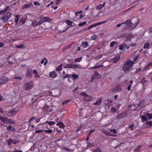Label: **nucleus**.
Segmentation results:
<instances>
[{"label": "nucleus", "mask_w": 152, "mask_h": 152, "mask_svg": "<svg viewBox=\"0 0 152 152\" xmlns=\"http://www.w3.org/2000/svg\"><path fill=\"white\" fill-rule=\"evenodd\" d=\"M18 112V111L15 109L11 110L7 113V115L9 117H11L15 115Z\"/></svg>", "instance_id": "7"}, {"label": "nucleus", "mask_w": 152, "mask_h": 152, "mask_svg": "<svg viewBox=\"0 0 152 152\" xmlns=\"http://www.w3.org/2000/svg\"><path fill=\"white\" fill-rule=\"evenodd\" d=\"M72 77H73L74 79H76L79 77V75H77L76 74H73L72 75Z\"/></svg>", "instance_id": "30"}, {"label": "nucleus", "mask_w": 152, "mask_h": 152, "mask_svg": "<svg viewBox=\"0 0 152 152\" xmlns=\"http://www.w3.org/2000/svg\"><path fill=\"white\" fill-rule=\"evenodd\" d=\"M132 34H128L127 35H126L125 34H124V36H125L126 39L127 40L131 38L132 37L131 36Z\"/></svg>", "instance_id": "40"}, {"label": "nucleus", "mask_w": 152, "mask_h": 152, "mask_svg": "<svg viewBox=\"0 0 152 152\" xmlns=\"http://www.w3.org/2000/svg\"><path fill=\"white\" fill-rule=\"evenodd\" d=\"M95 131V129H92L88 133V134L90 135L93 132H94V131Z\"/></svg>", "instance_id": "64"}, {"label": "nucleus", "mask_w": 152, "mask_h": 152, "mask_svg": "<svg viewBox=\"0 0 152 152\" xmlns=\"http://www.w3.org/2000/svg\"><path fill=\"white\" fill-rule=\"evenodd\" d=\"M134 124H132L130 125L129 126L128 128H130V129H131L130 130L132 131L133 130V129L134 127Z\"/></svg>", "instance_id": "49"}, {"label": "nucleus", "mask_w": 152, "mask_h": 152, "mask_svg": "<svg viewBox=\"0 0 152 152\" xmlns=\"http://www.w3.org/2000/svg\"><path fill=\"white\" fill-rule=\"evenodd\" d=\"M105 4V3H104L103 4H100L98 5L96 7V9L98 10H100L103 7H104Z\"/></svg>", "instance_id": "28"}, {"label": "nucleus", "mask_w": 152, "mask_h": 152, "mask_svg": "<svg viewBox=\"0 0 152 152\" xmlns=\"http://www.w3.org/2000/svg\"><path fill=\"white\" fill-rule=\"evenodd\" d=\"M9 145H10L11 144L13 143V140L12 139H10L8 142Z\"/></svg>", "instance_id": "48"}, {"label": "nucleus", "mask_w": 152, "mask_h": 152, "mask_svg": "<svg viewBox=\"0 0 152 152\" xmlns=\"http://www.w3.org/2000/svg\"><path fill=\"white\" fill-rule=\"evenodd\" d=\"M34 84L33 81H31L25 84L24 89L25 90H28L33 88Z\"/></svg>", "instance_id": "5"}, {"label": "nucleus", "mask_w": 152, "mask_h": 152, "mask_svg": "<svg viewBox=\"0 0 152 152\" xmlns=\"http://www.w3.org/2000/svg\"><path fill=\"white\" fill-rule=\"evenodd\" d=\"M146 125L148 126L149 127H151L152 126V122L151 121H148L145 123Z\"/></svg>", "instance_id": "32"}, {"label": "nucleus", "mask_w": 152, "mask_h": 152, "mask_svg": "<svg viewBox=\"0 0 152 152\" xmlns=\"http://www.w3.org/2000/svg\"><path fill=\"white\" fill-rule=\"evenodd\" d=\"M65 22L69 26H71L72 25V23L73 22H72V21L69 20H66Z\"/></svg>", "instance_id": "31"}, {"label": "nucleus", "mask_w": 152, "mask_h": 152, "mask_svg": "<svg viewBox=\"0 0 152 152\" xmlns=\"http://www.w3.org/2000/svg\"><path fill=\"white\" fill-rule=\"evenodd\" d=\"M9 80L8 77L3 76L0 78V85L6 83Z\"/></svg>", "instance_id": "8"}, {"label": "nucleus", "mask_w": 152, "mask_h": 152, "mask_svg": "<svg viewBox=\"0 0 152 152\" xmlns=\"http://www.w3.org/2000/svg\"><path fill=\"white\" fill-rule=\"evenodd\" d=\"M6 129L8 131L14 132L15 130V128L11 125H9L7 126Z\"/></svg>", "instance_id": "12"}, {"label": "nucleus", "mask_w": 152, "mask_h": 152, "mask_svg": "<svg viewBox=\"0 0 152 152\" xmlns=\"http://www.w3.org/2000/svg\"><path fill=\"white\" fill-rule=\"evenodd\" d=\"M15 46L17 48H22L23 49V48H25V45L24 44H22V45H15Z\"/></svg>", "instance_id": "36"}, {"label": "nucleus", "mask_w": 152, "mask_h": 152, "mask_svg": "<svg viewBox=\"0 0 152 152\" xmlns=\"http://www.w3.org/2000/svg\"><path fill=\"white\" fill-rule=\"evenodd\" d=\"M108 20H107L105 21L100 22H98L96 23H94L93 24H92L90 26H88L85 29V30H89L91 28H93L94 27H96V26H98L101 24H103L104 23L106 22H108Z\"/></svg>", "instance_id": "3"}, {"label": "nucleus", "mask_w": 152, "mask_h": 152, "mask_svg": "<svg viewBox=\"0 0 152 152\" xmlns=\"http://www.w3.org/2000/svg\"><path fill=\"white\" fill-rule=\"evenodd\" d=\"M9 19V18L5 15L1 18V19L3 20V21L4 22H7V21H8Z\"/></svg>", "instance_id": "22"}, {"label": "nucleus", "mask_w": 152, "mask_h": 152, "mask_svg": "<svg viewBox=\"0 0 152 152\" xmlns=\"http://www.w3.org/2000/svg\"><path fill=\"white\" fill-rule=\"evenodd\" d=\"M141 70V68H138L136 70V71L135 72V73L136 74H137L139 72H140Z\"/></svg>", "instance_id": "55"}, {"label": "nucleus", "mask_w": 152, "mask_h": 152, "mask_svg": "<svg viewBox=\"0 0 152 152\" xmlns=\"http://www.w3.org/2000/svg\"><path fill=\"white\" fill-rule=\"evenodd\" d=\"M139 58V55L136 56L135 58L133 59L132 61H131V62L133 63V64Z\"/></svg>", "instance_id": "35"}, {"label": "nucleus", "mask_w": 152, "mask_h": 152, "mask_svg": "<svg viewBox=\"0 0 152 152\" xmlns=\"http://www.w3.org/2000/svg\"><path fill=\"white\" fill-rule=\"evenodd\" d=\"M6 123H8L9 124H16V122L11 119H8L7 122H6Z\"/></svg>", "instance_id": "19"}, {"label": "nucleus", "mask_w": 152, "mask_h": 152, "mask_svg": "<svg viewBox=\"0 0 152 152\" xmlns=\"http://www.w3.org/2000/svg\"><path fill=\"white\" fill-rule=\"evenodd\" d=\"M35 120V118L34 117H31L30 118L29 120V122L31 124H32L34 122V120Z\"/></svg>", "instance_id": "42"}, {"label": "nucleus", "mask_w": 152, "mask_h": 152, "mask_svg": "<svg viewBox=\"0 0 152 152\" xmlns=\"http://www.w3.org/2000/svg\"><path fill=\"white\" fill-rule=\"evenodd\" d=\"M120 58V56L118 55L116 56H115L114 58L113 59V61L114 63H115L117 62Z\"/></svg>", "instance_id": "24"}, {"label": "nucleus", "mask_w": 152, "mask_h": 152, "mask_svg": "<svg viewBox=\"0 0 152 152\" xmlns=\"http://www.w3.org/2000/svg\"><path fill=\"white\" fill-rule=\"evenodd\" d=\"M33 74H36V75H37L38 76H37V78L39 77V76L38 75L37 72L36 70H34L33 71Z\"/></svg>", "instance_id": "52"}, {"label": "nucleus", "mask_w": 152, "mask_h": 152, "mask_svg": "<svg viewBox=\"0 0 152 152\" xmlns=\"http://www.w3.org/2000/svg\"><path fill=\"white\" fill-rule=\"evenodd\" d=\"M119 49L121 50H124V44L119 46Z\"/></svg>", "instance_id": "60"}, {"label": "nucleus", "mask_w": 152, "mask_h": 152, "mask_svg": "<svg viewBox=\"0 0 152 152\" xmlns=\"http://www.w3.org/2000/svg\"><path fill=\"white\" fill-rule=\"evenodd\" d=\"M109 131L113 133L114 134H116L117 133V129H110L109 130Z\"/></svg>", "instance_id": "38"}, {"label": "nucleus", "mask_w": 152, "mask_h": 152, "mask_svg": "<svg viewBox=\"0 0 152 152\" xmlns=\"http://www.w3.org/2000/svg\"><path fill=\"white\" fill-rule=\"evenodd\" d=\"M94 152H103L100 148H98L96 149L94 151Z\"/></svg>", "instance_id": "46"}, {"label": "nucleus", "mask_w": 152, "mask_h": 152, "mask_svg": "<svg viewBox=\"0 0 152 152\" xmlns=\"http://www.w3.org/2000/svg\"><path fill=\"white\" fill-rule=\"evenodd\" d=\"M80 95H82L84 97V98H85L86 96H87L88 95L85 92H82L81 93Z\"/></svg>", "instance_id": "50"}, {"label": "nucleus", "mask_w": 152, "mask_h": 152, "mask_svg": "<svg viewBox=\"0 0 152 152\" xmlns=\"http://www.w3.org/2000/svg\"><path fill=\"white\" fill-rule=\"evenodd\" d=\"M33 5L32 3H29V4H24L23 8H28L29 7H31L32 6H33Z\"/></svg>", "instance_id": "21"}, {"label": "nucleus", "mask_w": 152, "mask_h": 152, "mask_svg": "<svg viewBox=\"0 0 152 152\" xmlns=\"http://www.w3.org/2000/svg\"><path fill=\"white\" fill-rule=\"evenodd\" d=\"M151 66V68L152 67V62H150L148 64L145 66L144 69L145 71L150 69V66Z\"/></svg>", "instance_id": "15"}, {"label": "nucleus", "mask_w": 152, "mask_h": 152, "mask_svg": "<svg viewBox=\"0 0 152 152\" xmlns=\"http://www.w3.org/2000/svg\"><path fill=\"white\" fill-rule=\"evenodd\" d=\"M34 4L36 6L38 5V6H40V4L39 3H38L37 1H35L34 2Z\"/></svg>", "instance_id": "63"}, {"label": "nucleus", "mask_w": 152, "mask_h": 152, "mask_svg": "<svg viewBox=\"0 0 152 152\" xmlns=\"http://www.w3.org/2000/svg\"><path fill=\"white\" fill-rule=\"evenodd\" d=\"M108 20H107L105 21L100 22H98L96 23H94L93 24H92L90 26H88L85 29V30H89L91 28H93L94 27H96V26H98L101 24H103L104 23L106 22H108Z\"/></svg>", "instance_id": "4"}, {"label": "nucleus", "mask_w": 152, "mask_h": 152, "mask_svg": "<svg viewBox=\"0 0 152 152\" xmlns=\"http://www.w3.org/2000/svg\"><path fill=\"white\" fill-rule=\"evenodd\" d=\"M32 24L34 27L37 26L41 25L40 21H37L36 20H34L32 22Z\"/></svg>", "instance_id": "13"}, {"label": "nucleus", "mask_w": 152, "mask_h": 152, "mask_svg": "<svg viewBox=\"0 0 152 152\" xmlns=\"http://www.w3.org/2000/svg\"><path fill=\"white\" fill-rule=\"evenodd\" d=\"M50 20V18L48 17H45L43 18L41 17L40 18V22L41 24H42L45 22H48Z\"/></svg>", "instance_id": "11"}, {"label": "nucleus", "mask_w": 152, "mask_h": 152, "mask_svg": "<svg viewBox=\"0 0 152 152\" xmlns=\"http://www.w3.org/2000/svg\"><path fill=\"white\" fill-rule=\"evenodd\" d=\"M117 44V42L115 41L112 42L110 45V47H113L114 46V45L115 44Z\"/></svg>", "instance_id": "37"}, {"label": "nucleus", "mask_w": 152, "mask_h": 152, "mask_svg": "<svg viewBox=\"0 0 152 152\" xmlns=\"http://www.w3.org/2000/svg\"><path fill=\"white\" fill-rule=\"evenodd\" d=\"M19 141L18 140H13V144L14 145H15V144H16L17 143H18V142H19Z\"/></svg>", "instance_id": "59"}, {"label": "nucleus", "mask_w": 152, "mask_h": 152, "mask_svg": "<svg viewBox=\"0 0 152 152\" xmlns=\"http://www.w3.org/2000/svg\"><path fill=\"white\" fill-rule=\"evenodd\" d=\"M31 70H28L27 72L26 75L27 76H31Z\"/></svg>", "instance_id": "45"}, {"label": "nucleus", "mask_w": 152, "mask_h": 152, "mask_svg": "<svg viewBox=\"0 0 152 152\" xmlns=\"http://www.w3.org/2000/svg\"><path fill=\"white\" fill-rule=\"evenodd\" d=\"M62 69V66L60 64L59 66L57 67L56 70L57 71H61Z\"/></svg>", "instance_id": "43"}, {"label": "nucleus", "mask_w": 152, "mask_h": 152, "mask_svg": "<svg viewBox=\"0 0 152 152\" xmlns=\"http://www.w3.org/2000/svg\"><path fill=\"white\" fill-rule=\"evenodd\" d=\"M88 42L87 41L83 42L82 43V45L84 48H86L88 46Z\"/></svg>", "instance_id": "20"}, {"label": "nucleus", "mask_w": 152, "mask_h": 152, "mask_svg": "<svg viewBox=\"0 0 152 152\" xmlns=\"http://www.w3.org/2000/svg\"><path fill=\"white\" fill-rule=\"evenodd\" d=\"M5 15L9 18L11 16V14L10 12H8Z\"/></svg>", "instance_id": "51"}, {"label": "nucleus", "mask_w": 152, "mask_h": 152, "mask_svg": "<svg viewBox=\"0 0 152 152\" xmlns=\"http://www.w3.org/2000/svg\"><path fill=\"white\" fill-rule=\"evenodd\" d=\"M109 131V132H108L107 133V134H106L108 136H115L116 135H114L113 134H111Z\"/></svg>", "instance_id": "56"}, {"label": "nucleus", "mask_w": 152, "mask_h": 152, "mask_svg": "<svg viewBox=\"0 0 152 152\" xmlns=\"http://www.w3.org/2000/svg\"><path fill=\"white\" fill-rule=\"evenodd\" d=\"M43 131V129H40L39 130H36L35 131V132L36 133H41Z\"/></svg>", "instance_id": "57"}, {"label": "nucleus", "mask_w": 152, "mask_h": 152, "mask_svg": "<svg viewBox=\"0 0 152 152\" xmlns=\"http://www.w3.org/2000/svg\"><path fill=\"white\" fill-rule=\"evenodd\" d=\"M141 83H142L143 84H145L146 83V80L144 78H143L142 79V81H141Z\"/></svg>", "instance_id": "61"}, {"label": "nucleus", "mask_w": 152, "mask_h": 152, "mask_svg": "<svg viewBox=\"0 0 152 152\" xmlns=\"http://www.w3.org/2000/svg\"><path fill=\"white\" fill-rule=\"evenodd\" d=\"M20 17V15H15V22L16 23V25H17L18 21V19Z\"/></svg>", "instance_id": "23"}, {"label": "nucleus", "mask_w": 152, "mask_h": 152, "mask_svg": "<svg viewBox=\"0 0 152 152\" xmlns=\"http://www.w3.org/2000/svg\"><path fill=\"white\" fill-rule=\"evenodd\" d=\"M97 36L95 34H93L91 37V39L93 40H96Z\"/></svg>", "instance_id": "44"}, {"label": "nucleus", "mask_w": 152, "mask_h": 152, "mask_svg": "<svg viewBox=\"0 0 152 152\" xmlns=\"http://www.w3.org/2000/svg\"><path fill=\"white\" fill-rule=\"evenodd\" d=\"M42 111L46 113L52 112V109H50L49 107L47 105H45L42 108Z\"/></svg>", "instance_id": "9"}, {"label": "nucleus", "mask_w": 152, "mask_h": 152, "mask_svg": "<svg viewBox=\"0 0 152 152\" xmlns=\"http://www.w3.org/2000/svg\"><path fill=\"white\" fill-rule=\"evenodd\" d=\"M96 68H101L103 67L104 66L102 64H100L99 65H96Z\"/></svg>", "instance_id": "62"}, {"label": "nucleus", "mask_w": 152, "mask_h": 152, "mask_svg": "<svg viewBox=\"0 0 152 152\" xmlns=\"http://www.w3.org/2000/svg\"><path fill=\"white\" fill-rule=\"evenodd\" d=\"M82 59V57H80L79 58H76L75 59V61L76 62H80L81 61Z\"/></svg>", "instance_id": "39"}, {"label": "nucleus", "mask_w": 152, "mask_h": 152, "mask_svg": "<svg viewBox=\"0 0 152 152\" xmlns=\"http://www.w3.org/2000/svg\"><path fill=\"white\" fill-rule=\"evenodd\" d=\"M86 23H87L86 22V21L80 23L78 25H79V26H84L85 24H86Z\"/></svg>", "instance_id": "47"}, {"label": "nucleus", "mask_w": 152, "mask_h": 152, "mask_svg": "<svg viewBox=\"0 0 152 152\" xmlns=\"http://www.w3.org/2000/svg\"><path fill=\"white\" fill-rule=\"evenodd\" d=\"M66 67L67 68H78L79 67L78 65L77 64H75L71 63L68 64H66Z\"/></svg>", "instance_id": "10"}, {"label": "nucleus", "mask_w": 152, "mask_h": 152, "mask_svg": "<svg viewBox=\"0 0 152 152\" xmlns=\"http://www.w3.org/2000/svg\"><path fill=\"white\" fill-rule=\"evenodd\" d=\"M116 109L114 107H112L111 109V112H116Z\"/></svg>", "instance_id": "54"}, {"label": "nucleus", "mask_w": 152, "mask_h": 152, "mask_svg": "<svg viewBox=\"0 0 152 152\" xmlns=\"http://www.w3.org/2000/svg\"><path fill=\"white\" fill-rule=\"evenodd\" d=\"M48 62V61L46 58H44L41 61V63L43 64L44 63V65H46Z\"/></svg>", "instance_id": "17"}, {"label": "nucleus", "mask_w": 152, "mask_h": 152, "mask_svg": "<svg viewBox=\"0 0 152 152\" xmlns=\"http://www.w3.org/2000/svg\"><path fill=\"white\" fill-rule=\"evenodd\" d=\"M48 123L49 125L50 126H53L54 125L56 124V122L54 121H46L45 123V124H46V123Z\"/></svg>", "instance_id": "25"}, {"label": "nucleus", "mask_w": 152, "mask_h": 152, "mask_svg": "<svg viewBox=\"0 0 152 152\" xmlns=\"http://www.w3.org/2000/svg\"><path fill=\"white\" fill-rule=\"evenodd\" d=\"M56 125L59 126V127L60 128H64L65 127V126L63 123L61 122H58L56 124Z\"/></svg>", "instance_id": "16"}, {"label": "nucleus", "mask_w": 152, "mask_h": 152, "mask_svg": "<svg viewBox=\"0 0 152 152\" xmlns=\"http://www.w3.org/2000/svg\"><path fill=\"white\" fill-rule=\"evenodd\" d=\"M141 118L142 119V120L146 121H147L148 120L146 116L145 115H142L141 116Z\"/></svg>", "instance_id": "41"}, {"label": "nucleus", "mask_w": 152, "mask_h": 152, "mask_svg": "<svg viewBox=\"0 0 152 152\" xmlns=\"http://www.w3.org/2000/svg\"><path fill=\"white\" fill-rule=\"evenodd\" d=\"M6 12V11H5L4 9L0 11V16L2 14Z\"/></svg>", "instance_id": "58"}, {"label": "nucleus", "mask_w": 152, "mask_h": 152, "mask_svg": "<svg viewBox=\"0 0 152 152\" xmlns=\"http://www.w3.org/2000/svg\"><path fill=\"white\" fill-rule=\"evenodd\" d=\"M122 90V86L120 84H118L117 86L112 89V91L113 93H117Z\"/></svg>", "instance_id": "6"}, {"label": "nucleus", "mask_w": 152, "mask_h": 152, "mask_svg": "<svg viewBox=\"0 0 152 152\" xmlns=\"http://www.w3.org/2000/svg\"><path fill=\"white\" fill-rule=\"evenodd\" d=\"M69 102L70 100H66L62 102V104L63 105H65L67 103Z\"/></svg>", "instance_id": "53"}, {"label": "nucleus", "mask_w": 152, "mask_h": 152, "mask_svg": "<svg viewBox=\"0 0 152 152\" xmlns=\"http://www.w3.org/2000/svg\"><path fill=\"white\" fill-rule=\"evenodd\" d=\"M147 118H148L150 120L152 118V114L150 113H147L146 115Z\"/></svg>", "instance_id": "29"}, {"label": "nucleus", "mask_w": 152, "mask_h": 152, "mask_svg": "<svg viewBox=\"0 0 152 152\" xmlns=\"http://www.w3.org/2000/svg\"><path fill=\"white\" fill-rule=\"evenodd\" d=\"M8 119L7 118L2 117L1 118V120L3 122L6 123V122H7Z\"/></svg>", "instance_id": "33"}, {"label": "nucleus", "mask_w": 152, "mask_h": 152, "mask_svg": "<svg viewBox=\"0 0 152 152\" xmlns=\"http://www.w3.org/2000/svg\"><path fill=\"white\" fill-rule=\"evenodd\" d=\"M133 66V63L131 62L130 60H126L124 63V73L125 74L128 73Z\"/></svg>", "instance_id": "2"}, {"label": "nucleus", "mask_w": 152, "mask_h": 152, "mask_svg": "<svg viewBox=\"0 0 152 152\" xmlns=\"http://www.w3.org/2000/svg\"><path fill=\"white\" fill-rule=\"evenodd\" d=\"M102 101L101 99H99L94 103L95 105H99L100 104Z\"/></svg>", "instance_id": "34"}, {"label": "nucleus", "mask_w": 152, "mask_h": 152, "mask_svg": "<svg viewBox=\"0 0 152 152\" xmlns=\"http://www.w3.org/2000/svg\"><path fill=\"white\" fill-rule=\"evenodd\" d=\"M92 99V97L91 96L88 95L87 96H86L85 98H84V100L86 101H89L91 100Z\"/></svg>", "instance_id": "18"}, {"label": "nucleus", "mask_w": 152, "mask_h": 152, "mask_svg": "<svg viewBox=\"0 0 152 152\" xmlns=\"http://www.w3.org/2000/svg\"><path fill=\"white\" fill-rule=\"evenodd\" d=\"M133 22H131V20L130 19L127 20L125 23L124 22V24L128 25L125 27V29L130 31L135 28L138 23V20L137 18H135L133 19Z\"/></svg>", "instance_id": "1"}, {"label": "nucleus", "mask_w": 152, "mask_h": 152, "mask_svg": "<svg viewBox=\"0 0 152 152\" xmlns=\"http://www.w3.org/2000/svg\"><path fill=\"white\" fill-rule=\"evenodd\" d=\"M150 45L149 43L147 42L145 43L143 46V48L145 49H148Z\"/></svg>", "instance_id": "27"}, {"label": "nucleus", "mask_w": 152, "mask_h": 152, "mask_svg": "<svg viewBox=\"0 0 152 152\" xmlns=\"http://www.w3.org/2000/svg\"><path fill=\"white\" fill-rule=\"evenodd\" d=\"M53 130L52 129H49L48 130H45L44 131V132H45L48 134H50L52 133Z\"/></svg>", "instance_id": "26"}, {"label": "nucleus", "mask_w": 152, "mask_h": 152, "mask_svg": "<svg viewBox=\"0 0 152 152\" xmlns=\"http://www.w3.org/2000/svg\"><path fill=\"white\" fill-rule=\"evenodd\" d=\"M49 75L50 77L52 78H55L57 76V74L54 71L51 72L49 73Z\"/></svg>", "instance_id": "14"}]
</instances>
